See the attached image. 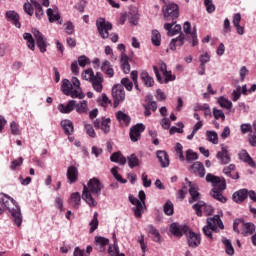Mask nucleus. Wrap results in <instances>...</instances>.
<instances>
[{
    "label": "nucleus",
    "instance_id": "f257e3e1",
    "mask_svg": "<svg viewBox=\"0 0 256 256\" xmlns=\"http://www.w3.org/2000/svg\"><path fill=\"white\" fill-rule=\"evenodd\" d=\"M103 184L101 183V181H99V178H92L88 181V187L87 185L83 186V192H82V199H84V201H86V203L90 206V207H96L97 206V202L95 201V199H93V196L91 195V193L93 195H101V191L103 189Z\"/></svg>",
    "mask_w": 256,
    "mask_h": 256
},
{
    "label": "nucleus",
    "instance_id": "f03ea898",
    "mask_svg": "<svg viewBox=\"0 0 256 256\" xmlns=\"http://www.w3.org/2000/svg\"><path fill=\"white\" fill-rule=\"evenodd\" d=\"M0 204L3 205L5 209H8L12 215V220L14 221L15 225L20 227L23 223V214H21V207L17 205V201L11 198V196L1 193Z\"/></svg>",
    "mask_w": 256,
    "mask_h": 256
},
{
    "label": "nucleus",
    "instance_id": "7ed1b4c3",
    "mask_svg": "<svg viewBox=\"0 0 256 256\" xmlns=\"http://www.w3.org/2000/svg\"><path fill=\"white\" fill-rule=\"evenodd\" d=\"M207 183H212L213 188L210 191L211 197L216 199V201H220V203H227V197L223 196V191L227 189V184L225 181H221L219 176H215L211 173L206 175Z\"/></svg>",
    "mask_w": 256,
    "mask_h": 256
},
{
    "label": "nucleus",
    "instance_id": "20e7f679",
    "mask_svg": "<svg viewBox=\"0 0 256 256\" xmlns=\"http://www.w3.org/2000/svg\"><path fill=\"white\" fill-rule=\"evenodd\" d=\"M219 227V228H218ZM219 229H225L223 221L219 215L207 219V225L203 227L202 231L210 241H213V232L219 233Z\"/></svg>",
    "mask_w": 256,
    "mask_h": 256
},
{
    "label": "nucleus",
    "instance_id": "39448f33",
    "mask_svg": "<svg viewBox=\"0 0 256 256\" xmlns=\"http://www.w3.org/2000/svg\"><path fill=\"white\" fill-rule=\"evenodd\" d=\"M233 229L236 233H241L244 237H249L255 233V224L248 222L245 223L241 219L234 220Z\"/></svg>",
    "mask_w": 256,
    "mask_h": 256
},
{
    "label": "nucleus",
    "instance_id": "423d86ee",
    "mask_svg": "<svg viewBox=\"0 0 256 256\" xmlns=\"http://www.w3.org/2000/svg\"><path fill=\"white\" fill-rule=\"evenodd\" d=\"M165 21H175L179 17V6L175 3H170L162 8Z\"/></svg>",
    "mask_w": 256,
    "mask_h": 256
},
{
    "label": "nucleus",
    "instance_id": "0eeeda50",
    "mask_svg": "<svg viewBox=\"0 0 256 256\" xmlns=\"http://www.w3.org/2000/svg\"><path fill=\"white\" fill-rule=\"evenodd\" d=\"M96 27L102 39H109V31L113 29V25L111 23L105 21V18H100L96 21Z\"/></svg>",
    "mask_w": 256,
    "mask_h": 256
},
{
    "label": "nucleus",
    "instance_id": "6e6552de",
    "mask_svg": "<svg viewBox=\"0 0 256 256\" xmlns=\"http://www.w3.org/2000/svg\"><path fill=\"white\" fill-rule=\"evenodd\" d=\"M112 97L114 101V107H119V103L125 101V88H123V85L116 84L113 86Z\"/></svg>",
    "mask_w": 256,
    "mask_h": 256
},
{
    "label": "nucleus",
    "instance_id": "1a4fd4ad",
    "mask_svg": "<svg viewBox=\"0 0 256 256\" xmlns=\"http://www.w3.org/2000/svg\"><path fill=\"white\" fill-rule=\"evenodd\" d=\"M32 35L36 39V45L40 50V53H45L47 51V38L41 33L37 28L32 29Z\"/></svg>",
    "mask_w": 256,
    "mask_h": 256
},
{
    "label": "nucleus",
    "instance_id": "9d476101",
    "mask_svg": "<svg viewBox=\"0 0 256 256\" xmlns=\"http://www.w3.org/2000/svg\"><path fill=\"white\" fill-rule=\"evenodd\" d=\"M187 237L188 246L192 249H196L201 245V235L193 232L191 229L188 228V232L185 233Z\"/></svg>",
    "mask_w": 256,
    "mask_h": 256
},
{
    "label": "nucleus",
    "instance_id": "9b49d317",
    "mask_svg": "<svg viewBox=\"0 0 256 256\" xmlns=\"http://www.w3.org/2000/svg\"><path fill=\"white\" fill-rule=\"evenodd\" d=\"M145 131V125L138 123L130 128V139L133 143H137L141 139V133Z\"/></svg>",
    "mask_w": 256,
    "mask_h": 256
},
{
    "label": "nucleus",
    "instance_id": "f8f14e48",
    "mask_svg": "<svg viewBox=\"0 0 256 256\" xmlns=\"http://www.w3.org/2000/svg\"><path fill=\"white\" fill-rule=\"evenodd\" d=\"M170 232L175 237H183V235L189 232V228L187 225H180L174 222L170 225Z\"/></svg>",
    "mask_w": 256,
    "mask_h": 256
},
{
    "label": "nucleus",
    "instance_id": "ddd939ff",
    "mask_svg": "<svg viewBox=\"0 0 256 256\" xmlns=\"http://www.w3.org/2000/svg\"><path fill=\"white\" fill-rule=\"evenodd\" d=\"M104 81H105V78H103V73L96 72L95 77L90 82L94 91H96V93H101V91H103Z\"/></svg>",
    "mask_w": 256,
    "mask_h": 256
},
{
    "label": "nucleus",
    "instance_id": "4468645a",
    "mask_svg": "<svg viewBox=\"0 0 256 256\" xmlns=\"http://www.w3.org/2000/svg\"><path fill=\"white\" fill-rule=\"evenodd\" d=\"M153 71L156 75V79L158 83H169V81H175L176 76L171 73V71H166L163 73L164 76V81L163 78L161 77V74H159V68L157 66H153Z\"/></svg>",
    "mask_w": 256,
    "mask_h": 256
},
{
    "label": "nucleus",
    "instance_id": "2eb2a0df",
    "mask_svg": "<svg viewBox=\"0 0 256 256\" xmlns=\"http://www.w3.org/2000/svg\"><path fill=\"white\" fill-rule=\"evenodd\" d=\"M228 147L221 145V151L217 152L216 157L219 159L221 165H227L231 163V156L229 155Z\"/></svg>",
    "mask_w": 256,
    "mask_h": 256
},
{
    "label": "nucleus",
    "instance_id": "dca6fc26",
    "mask_svg": "<svg viewBox=\"0 0 256 256\" xmlns=\"http://www.w3.org/2000/svg\"><path fill=\"white\" fill-rule=\"evenodd\" d=\"M146 102L147 104H143V107L145 109L144 115L145 117H151V111H157V102L153 101V96H147Z\"/></svg>",
    "mask_w": 256,
    "mask_h": 256
},
{
    "label": "nucleus",
    "instance_id": "f3484780",
    "mask_svg": "<svg viewBox=\"0 0 256 256\" xmlns=\"http://www.w3.org/2000/svg\"><path fill=\"white\" fill-rule=\"evenodd\" d=\"M66 176L70 185H73V183H77V181H79V169H77V167L75 166L68 167Z\"/></svg>",
    "mask_w": 256,
    "mask_h": 256
},
{
    "label": "nucleus",
    "instance_id": "a211bd4d",
    "mask_svg": "<svg viewBox=\"0 0 256 256\" xmlns=\"http://www.w3.org/2000/svg\"><path fill=\"white\" fill-rule=\"evenodd\" d=\"M249 197V190L247 189H240L233 193L232 199L235 201V203H243L245 199Z\"/></svg>",
    "mask_w": 256,
    "mask_h": 256
},
{
    "label": "nucleus",
    "instance_id": "6ab92c4d",
    "mask_svg": "<svg viewBox=\"0 0 256 256\" xmlns=\"http://www.w3.org/2000/svg\"><path fill=\"white\" fill-rule=\"evenodd\" d=\"M203 207H204V209H208L209 213H213V208H211V206H207V204H205V202L199 201L192 206V209H194V211H196L197 217H203V210H202Z\"/></svg>",
    "mask_w": 256,
    "mask_h": 256
},
{
    "label": "nucleus",
    "instance_id": "aec40b11",
    "mask_svg": "<svg viewBox=\"0 0 256 256\" xmlns=\"http://www.w3.org/2000/svg\"><path fill=\"white\" fill-rule=\"evenodd\" d=\"M95 245H96V249L100 253H103V251H105V247H107V245H109V239L105 238L103 236H96L95 237Z\"/></svg>",
    "mask_w": 256,
    "mask_h": 256
},
{
    "label": "nucleus",
    "instance_id": "412c9836",
    "mask_svg": "<svg viewBox=\"0 0 256 256\" xmlns=\"http://www.w3.org/2000/svg\"><path fill=\"white\" fill-rule=\"evenodd\" d=\"M190 198L188 200V203L190 205H193V203H199L201 201V193H199V190L195 188V186H191L189 188Z\"/></svg>",
    "mask_w": 256,
    "mask_h": 256
},
{
    "label": "nucleus",
    "instance_id": "4be33fe9",
    "mask_svg": "<svg viewBox=\"0 0 256 256\" xmlns=\"http://www.w3.org/2000/svg\"><path fill=\"white\" fill-rule=\"evenodd\" d=\"M158 157V161L161 164V167H169L170 161H169V154L163 150H158L156 153Z\"/></svg>",
    "mask_w": 256,
    "mask_h": 256
},
{
    "label": "nucleus",
    "instance_id": "5701e85b",
    "mask_svg": "<svg viewBox=\"0 0 256 256\" xmlns=\"http://www.w3.org/2000/svg\"><path fill=\"white\" fill-rule=\"evenodd\" d=\"M75 103H77V101L70 100L66 105L59 104L58 110L60 111V113L69 114L75 109Z\"/></svg>",
    "mask_w": 256,
    "mask_h": 256
},
{
    "label": "nucleus",
    "instance_id": "b1692460",
    "mask_svg": "<svg viewBox=\"0 0 256 256\" xmlns=\"http://www.w3.org/2000/svg\"><path fill=\"white\" fill-rule=\"evenodd\" d=\"M146 231L149 233V235H152V239L155 243H161V234L159 233V230L155 228V226L149 224L146 227Z\"/></svg>",
    "mask_w": 256,
    "mask_h": 256
},
{
    "label": "nucleus",
    "instance_id": "393cba45",
    "mask_svg": "<svg viewBox=\"0 0 256 256\" xmlns=\"http://www.w3.org/2000/svg\"><path fill=\"white\" fill-rule=\"evenodd\" d=\"M6 17L8 21H11L17 29H21V22H19V14L15 11H8L6 12Z\"/></svg>",
    "mask_w": 256,
    "mask_h": 256
},
{
    "label": "nucleus",
    "instance_id": "a878e982",
    "mask_svg": "<svg viewBox=\"0 0 256 256\" xmlns=\"http://www.w3.org/2000/svg\"><path fill=\"white\" fill-rule=\"evenodd\" d=\"M185 45V35L180 34V37L173 38L170 42V50L175 51L177 47H183Z\"/></svg>",
    "mask_w": 256,
    "mask_h": 256
},
{
    "label": "nucleus",
    "instance_id": "bb28decb",
    "mask_svg": "<svg viewBox=\"0 0 256 256\" xmlns=\"http://www.w3.org/2000/svg\"><path fill=\"white\" fill-rule=\"evenodd\" d=\"M116 119L119 121V123H123L126 127H129L131 125V116L128 114H125L123 111H118L116 113Z\"/></svg>",
    "mask_w": 256,
    "mask_h": 256
},
{
    "label": "nucleus",
    "instance_id": "cd10ccee",
    "mask_svg": "<svg viewBox=\"0 0 256 256\" xmlns=\"http://www.w3.org/2000/svg\"><path fill=\"white\" fill-rule=\"evenodd\" d=\"M192 171L195 175H198V177H205V166L199 161L193 163Z\"/></svg>",
    "mask_w": 256,
    "mask_h": 256
},
{
    "label": "nucleus",
    "instance_id": "c85d7f7f",
    "mask_svg": "<svg viewBox=\"0 0 256 256\" xmlns=\"http://www.w3.org/2000/svg\"><path fill=\"white\" fill-rule=\"evenodd\" d=\"M60 125L63 128L65 135H73L74 127L73 122L71 120H62Z\"/></svg>",
    "mask_w": 256,
    "mask_h": 256
},
{
    "label": "nucleus",
    "instance_id": "c756f323",
    "mask_svg": "<svg viewBox=\"0 0 256 256\" xmlns=\"http://www.w3.org/2000/svg\"><path fill=\"white\" fill-rule=\"evenodd\" d=\"M74 108L76 109V112L79 113V115L87 114L89 111V104L87 103V100H83L78 104L75 103Z\"/></svg>",
    "mask_w": 256,
    "mask_h": 256
},
{
    "label": "nucleus",
    "instance_id": "7c9ffc66",
    "mask_svg": "<svg viewBox=\"0 0 256 256\" xmlns=\"http://www.w3.org/2000/svg\"><path fill=\"white\" fill-rule=\"evenodd\" d=\"M239 159L241 161H244V163H247L250 167H255V161L253 160V158H251V156L249 155V153L247 152V150H242L239 153Z\"/></svg>",
    "mask_w": 256,
    "mask_h": 256
},
{
    "label": "nucleus",
    "instance_id": "2f4dec72",
    "mask_svg": "<svg viewBox=\"0 0 256 256\" xmlns=\"http://www.w3.org/2000/svg\"><path fill=\"white\" fill-rule=\"evenodd\" d=\"M121 67L125 74H128L131 72V65L129 64V56L127 54L122 53L121 55Z\"/></svg>",
    "mask_w": 256,
    "mask_h": 256
},
{
    "label": "nucleus",
    "instance_id": "473e14b6",
    "mask_svg": "<svg viewBox=\"0 0 256 256\" xmlns=\"http://www.w3.org/2000/svg\"><path fill=\"white\" fill-rule=\"evenodd\" d=\"M110 161H112V163H120V165H125V163H127V158H125L121 152H114L110 156Z\"/></svg>",
    "mask_w": 256,
    "mask_h": 256
},
{
    "label": "nucleus",
    "instance_id": "72a5a7b5",
    "mask_svg": "<svg viewBox=\"0 0 256 256\" xmlns=\"http://www.w3.org/2000/svg\"><path fill=\"white\" fill-rule=\"evenodd\" d=\"M140 79L143 81L146 87H153V85H155V80L149 75L148 72H142L140 74Z\"/></svg>",
    "mask_w": 256,
    "mask_h": 256
},
{
    "label": "nucleus",
    "instance_id": "f704fd0d",
    "mask_svg": "<svg viewBox=\"0 0 256 256\" xmlns=\"http://www.w3.org/2000/svg\"><path fill=\"white\" fill-rule=\"evenodd\" d=\"M70 203L74 209H79V205H81V194L79 192H74L70 196Z\"/></svg>",
    "mask_w": 256,
    "mask_h": 256
},
{
    "label": "nucleus",
    "instance_id": "c9c22d12",
    "mask_svg": "<svg viewBox=\"0 0 256 256\" xmlns=\"http://www.w3.org/2000/svg\"><path fill=\"white\" fill-rule=\"evenodd\" d=\"M62 92L64 93V95H71V91L73 89V84H71V81H69V79H63L62 80Z\"/></svg>",
    "mask_w": 256,
    "mask_h": 256
},
{
    "label": "nucleus",
    "instance_id": "e433bc0d",
    "mask_svg": "<svg viewBox=\"0 0 256 256\" xmlns=\"http://www.w3.org/2000/svg\"><path fill=\"white\" fill-rule=\"evenodd\" d=\"M235 171V165L230 164L228 167L223 169V173L227 175V177H231V179H239V173L236 172L234 175L232 174Z\"/></svg>",
    "mask_w": 256,
    "mask_h": 256
},
{
    "label": "nucleus",
    "instance_id": "4c0bfd02",
    "mask_svg": "<svg viewBox=\"0 0 256 256\" xmlns=\"http://www.w3.org/2000/svg\"><path fill=\"white\" fill-rule=\"evenodd\" d=\"M23 39L27 41L28 49H30L31 51H35V39L33 38V35H31V33L25 32L23 34Z\"/></svg>",
    "mask_w": 256,
    "mask_h": 256
},
{
    "label": "nucleus",
    "instance_id": "58836bf2",
    "mask_svg": "<svg viewBox=\"0 0 256 256\" xmlns=\"http://www.w3.org/2000/svg\"><path fill=\"white\" fill-rule=\"evenodd\" d=\"M111 118H102L101 119V127L100 129L103 131V133H109L111 131Z\"/></svg>",
    "mask_w": 256,
    "mask_h": 256
},
{
    "label": "nucleus",
    "instance_id": "ea45409f",
    "mask_svg": "<svg viewBox=\"0 0 256 256\" xmlns=\"http://www.w3.org/2000/svg\"><path fill=\"white\" fill-rule=\"evenodd\" d=\"M206 137L207 140L214 145H217V143H219V135L215 131H206Z\"/></svg>",
    "mask_w": 256,
    "mask_h": 256
},
{
    "label": "nucleus",
    "instance_id": "a19ab883",
    "mask_svg": "<svg viewBox=\"0 0 256 256\" xmlns=\"http://www.w3.org/2000/svg\"><path fill=\"white\" fill-rule=\"evenodd\" d=\"M128 165H129L130 169H135V167H139V165H141V163L139 162V158L137 157V155L131 154V155L128 157Z\"/></svg>",
    "mask_w": 256,
    "mask_h": 256
},
{
    "label": "nucleus",
    "instance_id": "79ce46f5",
    "mask_svg": "<svg viewBox=\"0 0 256 256\" xmlns=\"http://www.w3.org/2000/svg\"><path fill=\"white\" fill-rule=\"evenodd\" d=\"M151 41L152 45H155V47H159L161 45V33H159L157 30H153Z\"/></svg>",
    "mask_w": 256,
    "mask_h": 256
},
{
    "label": "nucleus",
    "instance_id": "37998d69",
    "mask_svg": "<svg viewBox=\"0 0 256 256\" xmlns=\"http://www.w3.org/2000/svg\"><path fill=\"white\" fill-rule=\"evenodd\" d=\"M218 104L223 109H228L229 110V109H232V107H233V103L229 99H227L225 97H220L218 99Z\"/></svg>",
    "mask_w": 256,
    "mask_h": 256
},
{
    "label": "nucleus",
    "instance_id": "c03bdc74",
    "mask_svg": "<svg viewBox=\"0 0 256 256\" xmlns=\"http://www.w3.org/2000/svg\"><path fill=\"white\" fill-rule=\"evenodd\" d=\"M99 213L95 212L93 215V219L90 222V233H94L95 230L99 227Z\"/></svg>",
    "mask_w": 256,
    "mask_h": 256
},
{
    "label": "nucleus",
    "instance_id": "a18cd8bd",
    "mask_svg": "<svg viewBox=\"0 0 256 256\" xmlns=\"http://www.w3.org/2000/svg\"><path fill=\"white\" fill-rule=\"evenodd\" d=\"M145 207V204L143 202H139L138 204L133 207L134 215L137 217V219H141L143 217L142 209Z\"/></svg>",
    "mask_w": 256,
    "mask_h": 256
},
{
    "label": "nucleus",
    "instance_id": "49530a36",
    "mask_svg": "<svg viewBox=\"0 0 256 256\" xmlns=\"http://www.w3.org/2000/svg\"><path fill=\"white\" fill-rule=\"evenodd\" d=\"M47 16L50 23H55V21H59L61 19V14L60 13L54 14L53 9L51 8L47 10Z\"/></svg>",
    "mask_w": 256,
    "mask_h": 256
},
{
    "label": "nucleus",
    "instance_id": "de8ad7c7",
    "mask_svg": "<svg viewBox=\"0 0 256 256\" xmlns=\"http://www.w3.org/2000/svg\"><path fill=\"white\" fill-rule=\"evenodd\" d=\"M82 77L85 79V81H89L91 83L92 79H95V72H93L92 68L86 69L82 73Z\"/></svg>",
    "mask_w": 256,
    "mask_h": 256
},
{
    "label": "nucleus",
    "instance_id": "09e8293b",
    "mask_svg": "<svg viewBox=\"0 0 256 256\" xmlns=\"http://www.w3.org/2000/svg\"><path fill=\"white\" fill-rule=\"evenodd\" d=\"M223 243L225 245L227 255H235V249L233 248V244H231V240L224 239Z\"/></svg>",
    "mask_w": 256,
    "mask_h": 256
},
{
    "label": "nucleus",
    "instance_id": "8fccbe9b",
    "mask_svg": "<svg viewBox=\"0 0 256 256\" xmlns=\"http://www.w3.org/2000/svg\"><path fill=\"white\" fill-rule=\"evenodd\" d=\"M199 159V156L197 155V152H193V150L189 149L186 151V161L187 163H191V161H197Z\"/></svg>",
    "mask_w": 256,
    "mask_h": 256
},
{
    "label": "nucleus",
    "instance_id": "3c124183",
    "mask_svg": "<svg viewBox=\"0 0 256 256\" xmlns=\"http://www.w3.org/2000/svg\"><path fill=\"white\" fill-rule=\"evenodd\" d=\"M117 169H119V167L115 166L111 169V173L113 175V177L116 179V181H119V183H127V180L123 179V176H121V174H119V172H117Z\"/></svg>",
    "mask_w": 256,
    "mask_h": 256
},
{
    "label": "nucleus",
    "instance_id": "603ef678",
    "mask_svg": "<svg viewBox=\"0 0 256 256\" xmlns=\"http://www.w3.org/2000/svg\"><path fill=\"white\" fill-rule=\"evenodd\" d=\"M120 85L127 91H133V82L129 78H123Z\"/></svg>",
    "mask_w": 256,
    "mask_h": 256
},
{
    "label": "nucleus",
    "instance_id": "864d4df0",
    "mask_svg": "<svg viewBox=\"0 0 256 256\" xmlns=\"http://www.w3.org/2000/svg\"><path fill=\"white\" fill-rule=\"evenodd\" d=\"M84 129H85L87 135H89V137H92L93 139H95V137H97V134L95 133V129H93V125L85 124Z\"/></svg>",
    "mask_w": 256,
    "mask_h": 256
},
{
    "label": "nucleus",
    "instance_id": "5fc2aeb1",
    "mask_svg": "<svg viewBox=\"0 0 256 256\" xmlns=\"http://www.w3.org/2000/svg\"><path fill=\"white\" fill-rule=\"evenodd\" d=\"M10 130L12 135H21V130L19 129V124L17 122L13 121L10 124Z\"/></svg>",
    "mask_w": 256,
    "mask_h": 256
},
{
    "label": "nucleus",
    "instance_id": "6e6d98bb",
    "mask_svg": "<svg viewBox=\"0 0 256 256\" xmlns=\"http://www.w3.org/2000/svg\"><path fill=\"white\" fill-rule=\"evenodd\" d=\"M23 9L27 15L30 17H33L34 9H33V4L31 2H26L24 3Z\"/></svg>",
    "mask_w": 256,
    "mask_h": 256
},
{
    "label": "nucleus",
    "instance_id": "4d7b16f0",
    "mask_svg": "<svg viewBox=\"0 0 256 256\" xmlns=\"http://www.w3.org/2000/svg\"><path fill=\"white\" fill-rule=\"evenodd\" d=\"M33 7H35L36 9L35 15L37 19H41V16L43 15V7H41V4L39 2H34Z\"/></svg>",
    "mask_w": 256,
    "mask_h": 256
},
{
    "label": "nucleus",
    "instance_id": "13d9d810",
    "mask_svg": "<svg viewBox=\"0 0 256 256\" xmlns=\"http://www.w3.org/2000/svg\"><path fill=\"white\" fill-rule=\"evenodd\" d=\"M68 97H72V99H83L85 94H83V92H79V90L72 89Z\"/></svg>",
    "mask_w": 256,
    "mask_h": 256
},
{
    "label": "nucleus",
    "instance_id": "bf43d9fd",
    "mask_svg": "<svg viewBox=\"0 0 256 256\" xmlns=\"http://www.w3.org/2000/svg\"><path fill=\"white\" fill-rule=\"evenodd\" d=\"M164 213L166 215H173V203L171 201H167L164 205Z\"/></svg>",
    "mask_w": 256,
    "mask_h": 256
},
{
    "label": "nucleus",
    "instance_id": "052dcab7",
    "mask_svg": "<svg viewBox=\"0 0 256 256\" xmlns=\"http://www.w3.org/2000/svg\"><path fill=\"white\" fill-rule=\"evenodd\" d=\"M213 115L215 119H221V121H225V113H223V110L214 108Z\"/></svg>",
    "mask_w": 256,
    "mask_h": 256
},
{
    "label": "nucleus",
    "instance_id": "680f3d73",
    "mask_svg": "<svg viewBox=\"0 0 256 256\" xmlns=\"http://www.w3.org/2000/svg\"><path fill=\"white\" fill-rule=\"evenodd\" d=\"M204 5L208 13L215 12V6L213 5V0H204Z\"/></svg>",
    "mask_w": 256,
    "mask_h": 256
},
{
    "label": "nucleus",
    "instance_id": "e2e57ef3",
    "mask_svg": "<svg viewBox=\"0 0 256 256\" xmlns=\"http://www.w3.org/2000/svg\"><path fill=\"white\" fill-rule=\"evenodd\" d=\"M65 32L67 35H73L75 33V25H73V22L69 21L65 24Z\"/></svg>",
    "mask_w": 256,
    "mask_h": 256
},
{
    "label": "nucleus",
    "instance_id": "0e129e2a",
    "mask_svg": "<svg viewBox=\"0 0 256 256\" xmlns=\"http://www.w3.org/2000/svg\"><path fill=\"white\" fill-rule=\"evenodd\" d=\"M98 103H100L102 107H107V105L111 103V100H109V97H107V94L103 93L102 98L98 99Z\"/></svg>",
    "mask_w": 256,
    "mask_h": 256
},
{
    "label": "nucleus",
    "instance_id": "69168bd1",
    "mask_svg": "<svg viewBox=\"0 0 256 256\" xmlns=\"http://www.w3.org/2000/svg\"><path fill=\"white\" fill-rule=\"evenodd\" d=\"M241 132L243 133V135L247 134V133H253V126H251V124H242L240 126Z\"/></svg>",
    "mask_w": 256,
    "mask_h": 256
},
{
    "label": "nucleus",
    "instance_id": "338daca9",
    "mask_svg": "<svg viewBox=\"0 0 256 256\" xmlns=\"http://www.w3.org/2000/svg\"><path fill=\"white\" fill-rule=\"evenodd\" d=\"M241 99V86H238L235 90L232 92V100L233 101H239Z\"/></svg>",
    "mask_w": 256,
    "mask_h": 256
},
{
    "label": "nucleus",
    "instance_id": "774afa93",
    "mask_svg": "<svg viewBox=\"0 0 256 256\" xmlns=\"http://www.w3.org/2000/svg\"><path fill=\"white\" fill-rule=\"evenodd\" d=\"M249 143L252 147H256V132H251L248 135Z\"/></svg>",
    "mask_w": 256,
    "mask_h": 256
}]
</instances>
